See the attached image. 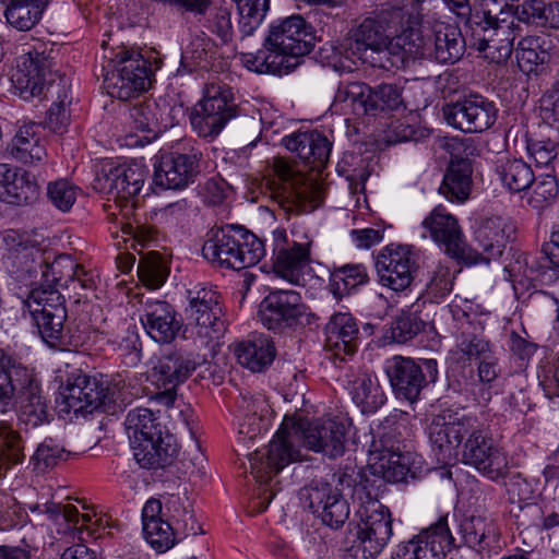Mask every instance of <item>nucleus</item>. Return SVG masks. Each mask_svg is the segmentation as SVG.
<instances>
[{"instance_id":"f257e3e1","label":"nucleus","mask_w":559,"mask_h":559,"mask_svg":"<svg viewBox=\"0 0 559 559\" xmlns=\"http://www.w3.org/2000/svg\"><path fill=\"white\" fill-rule=\"evenodd\" d=\"M347 425L336 419L296 421L285 417L280 429L265 451L250 454L251 474L261 483L269 481L288 464L300 460L296 441L314 452H322L331 459L341 456L345 450Z\"/></svg>"},{"instance_id":"f03ea898","label":"nucleus","mask_w":559,"mask_h":559,"mask_svg":"<svg viewBox=\"0 0 559 559\" xmlns=\"http://www.w3.org/2000/svg\"><path fill=\"white\" fill-rule=\"evenodd\" d=\"M417 20L418 5L414 1L365 17L349 32L350 49L364 62L385 69L388 64H393L391 56L404 51V44H399V36L407 24L417 23Z\"/></svg>"},{"instance_id":"7ed1b4c3","label":"nucleus","mask_w":559,"mask_h":559,"mask_svg":"<svg viewBox=\"0 0 559 559\" xmlns=\"http://www.w3.org/2000/svg\"><path fill=\"white\" fill-rule=\"evenodd\" d=\"M312 39L311 27L301 15L278 19L269 27L266 50L243 55V62L258 73L287 74L297 66L299 57L311 51Z\"/></svg>"},{"instance_id":"20e7f679","label":"nucleus","mask_w":559,"mask_h":559,"mask_svg":"<svg viewBox=\"0 0 559 559\" xmlns=\"http://www.w3.org/2000/svg\"><path fill=\"white\" fill-rule=\"evenodd\" d=\"M399 40V44H404V52L409 56L440 63H454L465 51V40L460 28L441 21L423 22L420 4L417 23L407 24Z\"/></svg>"},{"instance_id":"39448f33","label":"nucleus","mask_w":559,"mask_h":559,"mask_svg":"<svg viewBox=\"0 0 559 559\" xmlns=\"http://www.w3.org/2000/svg\"><path fill=\"white\" fill-rule=\"evenodd\" d=\"M126 429L136 462L144 468H163L178 455L174 437L148 408L136 407L126 417Z\"/></svg>"},{"instance_id":"423d86ee","label":"nucleus","mask_w":559,"mask_h":559,"mask_svg":"<svg viewBox=\"0 0 559 559\" xmlns=\"http://www.w3.org/2000/svg\"><path fill=\"white\" fill-rule=\"evenodd\" d=\"M203 257L221 267L240 271L255 265L265 254L263 241L238 225L211 231L202 247Z\"/></svg>"},{"instance_id":"0eeeda50","label":"nucleus","mask_w":559,"mask_h":559,"mask_svg":"<svg viewBox=\"0 0 559 559\" xmlns=\"http://www.w3.org/2000/svg\"><path fill=\"white\" fill-rule=\"evenodd\" d=\"M46 45L39 43L28 49H23L16 58V64L12 69L10 78L24 99L34 97H47L48 93L64 80L58 71L53 70V59Z\"/></svg>"},{"instance_id":"6e6552de","label":"nucleus","mask_w":559,"mask_h":559,"mask_svg":"<svg viewBox=\"0 0 559 559\" xmlns=\"http://www.w3.org/2000/svg\"><path fill=\"white\" fill-rule=\"evenodd\" d=\"M354 497L359 501L356 511L358 518L356 542L366 559L378 556L392 536V518L390 510L373 498L362 484L354 489Z\"/></svg>"},{"instance_id":"1a4fd4ad","label":"nucleus","mask_w":559,"mask_h":559,"mask_svg":"<svg viewBox=\"0 0 559 559\" xmlns=\"http://www.w3.org/2000/svg\"><path fill=\"white\" fill-rule=\"evenodd\" d=\"M237 115L233 88L218 78H213L204 84L203 97L191 116V124L200 136L214 138Z\"/></svg>"},{"instance_id":"9d476101","label":"nucleus","mask_w":559,"mask_h":559,"mask_svg":"<svg viewBox=\"0 0 559 559\" xmlns=\"http://www.w3.org/2000/svg\"><path fill=\"white\" fill-rule=\"evenodd\" d=\"M112 70L104 79L107 93L120 100L140 96L151 84V62L140 52L121 49L110 60Z\"/></svg>"},{"instance_id":"9b49d317","label":"nucleus","mask_w":559,"mask_h":559,"mask_svg":"<svg viewBox=\"0 0 559 559\" xmlns=\"http://www.w3.org/2000/svg\"><path fill=\"white\" fill-rule=\"evenodd\" d=\"M148 169L136 160L109 168L97 178L99 190L108 195L122 217L131 215L136 206V197L141 192Z\"/></svg>"},{"instance_id":"f8f14e48","label":"nucleus","mask_w":559,"mask_h":559,"mask_svg":"<svg viewBox=\"0 0 559 559\" xmlns=\"http://www.w3.org/2000/svg\"><path fill=\"white\" fill-rule=\"evenodd\" d=\"M188 299L187 329L206 344L218 340L224 332L218 293L212 287H195L188 290Z\"/></svg>"},{"instance_id":"ddd939ff","label":"nucleus","mask_w":559,"mask_h":559,"mask_svg":"<svg viewBox=\"0 0 559 559\" xmlns=\"http://www.w3.org/2000/svg\"><path fill=\"white\" fill-rule=\"evenodd\" d=\"M478 424L475 416L465 415L450 408L433 415L427 428L432 450L439 460L448 462L455 457L457 449L463 444L472 428Z\"/></svg>"},{"instance_id":"4468645a","label":"nucleus","mask_w":559,"mask_h":559,"mask_svg":"<svg viewBox=\"0 0 559 559\" xmlns=\"http://www.w3.org/2000/svg\"><path fill=\"white\" fill-rule=\"evenodd\" d=\"M312 240L305 236L304 240L289 239L285 229L273 231V263L276 276L299 285L310 271Z\"/></svg>"},{"instance_id":"2eb2a0df","label":"nucleus","mask_w":559,"mask_h":559,"mask_svg":"<svg viewBox=\"0 0 559 559\" xmlns=\"http://www.w3.org/2000/svg\"><path fill=\"white\" fill-rule=\"evenodd\" d=\"M462 462L491 480L503 478L509 471L507 454L495 443L491 435L477 424L463 443Z\"/></svg>"},{"instance_id":"dca6fc26","label":"nucleus","mask_w":559,"mask_h":559,"mask_svg":"<svg viewBox=\"0 0 559 559\" xmlns=\"http://www.w3.org/2000/svg\"><path fill=\"white\" fill-rule=\"evenodd\" d=\"M421 226L435 242L443 246L450 258L471 264L477 263L476 253L465 242L459 219L443 205L433 207L424 218Z\"/></svg>"},{"instance_id":"f3484780","label":"nucleus","mask_w":559,"mask_h":559,"mask_svg":"<svg viewBox=\"0 0 559 559\" xmlns=\"http://www.w3.org/2000/svg\"><path fill=\"white\" fill-rule=\"evenodd\" d=\"M447 122L464 133H481L497 121L498 108L480 94H469L443 108Z\"/></svg>"},{"instance_id":"a211bd4d","label":"nucleus","mask_w":559,"mask_h":559,"mask_svg":"<svg viewBox=\"0 0 559 559\" xmlns=\"http://www.w3.org/2000/svg\"><path fill=\"white\" fill-rule=\"evenodd\" d=\"M417 253L407 245L390 243L377 257L376 267L382 286L394 292L408 288L418 269Z\"/></svg>"},{"instance_id":"6ab92c4d","label":"nucleus","mask_w":559,"mask_h":559,"mask_svg":"<svg viewBox=\"0 0 559 559\" xmlns=\"http://www.w3.org/2000/svg\"><path fill=\"white\" fill-rule=\"evenodd\" d=\"M201 158L202 153L195 150L162 153L154 165V183L162 189H186L200 174Z\"/></svg>"},{"instance_id":"aec40b11","label":"nucleus","mask_w":559,"mask_h":559,"mask_svg":"<svg viewBox=\"0 0 559 559\" xmlns=\"http://www.w3.org/2000/svg\"><path fill=\"white\" fill-rule=\"evenodd\" d=\"M453 542L448 515H442L413 539L399 545L393 559H441L451 549Z\"/></svg>"},{"instance_id":"412c9836","label":"nucleus","mask_w":559,"mask_h":559,"mask_svg":"<svg viewBox=\"0 0 559 559\" xmlns=\"http://www.w3.org/2000/svg\"><path fill=\"white\" fill-rule=\"evenodd\" d=\"M305 312L301 297L295 290L271 292L260 304L259 317L262 324L274 332L293 328Z\"/></svg>"},{"instance_id":"4be33fe9","label":"nucleus","mask_w":559,"mask_h":559,"mask_svg":"<svg viewBox=\"0 0 559 559\" xmlns=\"http://www.w3.org/2000/svg\"><path fill=\"white\" fill-rule=\"evenodd\" d=\"M309 509L332 527L343 526L349 516V506L340 490L330 484H317L305 488Z\"/></svg>"},{"instance_id":"5701e85b","label":"nucleus","mask_w":559,"mask_h":559,"mask_svg":"<svg viewBox=\"0 0 559 559\" xmlns=\"http://www.w3.org/2000/svg\"><path fill=\"white\" fill-rule=\"evenodd\" d=\"M471 28V45L479 52H484L485 58L497 63L506 61L511 56L513 43L522 32L504 24L490 27L483 23H474Z\"/></svg>"},{"instance_id":"b1692460","label":"nucleus","mask_w":559,"mask_h":559,"mask_svg":"<svg viewBox=\"0 0 559 559\" xmlns=\"http://www.w3.org/2000/svg\"><path fill=\"white\" fill-rule=\"evenodd\" d=\"M4 257L16 272L34 276L43 269L44 252L37 241L24 231L9 229L1 236Z\"/></svg>"},{"instance_id":"393cba45","label":"nucleus","mask_w":559,"mask_h":559,"mask_svg":"<svg viewBox=\"0 0 559 559\" xmlns=\"http://www.w3.org/2000/svg\"><path fill=\"white\" fill-rule=\"evenodd\" d=\"M273 173L278 179L276 195L287 212L304 213L308 211L307 199L310 192L302 175L296 173L284 158H274Z\"/></svg>"},{"instance_id":"a878e982","label":"nucleus","mask_w":559,"mask_h":559,"mask_svg":"<svg viewBox=\"0 0 559 559\" xmlns=\"http://www.w3.org/2000/svg\"><path fill=\"white\" fill-rule=\"evenodd\" d=\"M143 313L141 322L147 334L158 343H170L180 330L176 311L165 300L146 298L141 300Z\"/></svg>"},{"instance_id":"bb28decb","label":"nucleus","mask_w":559,"mask_h":559,"mask_svg":"<svg viewBox=\"0 0 559 559\" xmlns=\"http://www.w3.org/2000/svg\"><path fill=\"white\" fill-rule=\"evenodd\" d=\"M108 399V388L95 378H80L67 388L64 404L67 411L75 416H86L105 406Z\"/></svg>"},{"instance_id":"cd10ccee","label":"nucleus","mask_w":559,"mask_h":559,"mask_svg":"<svg viewBox=\"0 0 559 559\" xmlns=\"http://www.w3.org/2000/svg\"><path fill=\"white\" fill-rule=\"evenodd\" d=\"M514 230L512 223L501 216H491L481 221L475 230V240L483 250V254L474 250L477 263L489 262L500 257Z\"/></svg>"},{"instance_id":"c85d7f7f","label":"nucleus","mask_w":559,"mask_h":559,"mask_svg":"<svg viewBox=\"0 0 559 559\" xmlns=\"http://www.w3.org/2000/svg\"><path fill=\"white\" fill-rule=\"evenodd\" d=\"M345 378L346 389L362 413H374L384 405L386 396L374 373L350 368Z\"/></svg>"},{"instance_id":"c756f323","label":"nucleus","mask_w":559,"mask_h":559,"mask_svg":"<svg viewBox=\"0 0 559 559\" xmlns=\"http://www.w3.org/2000/svg\"><path fill=\"white\" fill-rule=\"evenodd\" d=\"M286 148L312 169L321 170L329 162L332 143L318 131L293 133L283 139Z\"/></svg>"},{"instance_id":"7c9ffc66","label":"nucleus","mask_w":559,"mask_h":559,"mask_svg":"<svg viewBox=\"0 0 559 559\" xmlns=\"http://www.w3.org/2000/svg\"><path fill=\"white\" fill-rule=\"evenodd\" d=\"M386 373L396 395L409 402L418 399L426 384L421 367L411 358L394 356L389 361Z\"/></svg>"},{"instance_id":"2f4dec72","label":"nucleus","mask_w":559,"mask_h":559,"mask_svg":"<svg viewBox=\"0 0 559 559\" xmlns=\"http://www.w3.org/2000/svg\"><path fill=\"white\" fill-rule=\"evenodd\" d=\"M358 325L349 312L334 313L325 325V348L334 356H352L358 348Z\"/></svg>"},{"instance_id":"473e14b6","label":"nucleus","mask_w":559,"mask_h":559,"mask_svg":"<svg viewBox=\"0 0 559 559\" xmlns=\"http://www.w3.org/2000/svg\"><path fill=\"white\" fill-rule=\"evenodd\" d=\"M28 380L23 381L22 390H17L15 396L20 405L19 420L26 428H36L49 421V413L46 399L41 395V390L34 371L28 370Z\"/></svg>"},{"instance_id":"72a5a7b5","label":"nucleus","mask_w":559,"mask_h":559,"mask_svg":"<svg viewBox=\"0 0 559 559\" xmlns=\"http://www.w3.org/2000/svg\"><path fill=\"white\" fill-rule=\"evenodd\" d=\"M235 355L242 367L252 372H263L272 365L276 349L269 335L252 334L236 345Z\"/></svg>"},{"instance_id":"f704fd0d","label":"nucleus","mask_w":559,"mask_h":559,"mask_svg":"<svg viewBox=\"0 0 559 559\" xmlns=\"http://www.w3.org/2000/svg\"><path fill=\"white\" fill-rule=\"evenodd\" d=\"M197 366L190 355L171 352L159 358L151 371V378L157 386L177 388L192 374Z\"/></svg>"},{"instance_id":"c9c22d12","label":"nucleus","mask_w":559,"mask_h":559,"mask_svg":"<svg viewBox=\"0 0 559 559\" xmlns=\"http://www.w3.org/2000/svg\"><path fill=\"white\" fill-rule=\"evenodd\" d=\"M472 174L473 168L468 159L451 160L443 175L439 193L451 203H464L468 200L472 191Z\"/></svg>"},{"instance_id":"e433bc0d","label":"nucleus","mask_w":559,"mask_h":559,"mask_svg":"<svg viewBox=\"0 0 559 559\" xmlns=\"http://www.w3.org/2000/svg\"><path fill=\"white\" fill-rule=\"evenodd\" d=\"M9 152L15 160L26 165L41 164L47 157L45 140L35 124L19 129L9 145Z\"/></svg>"},{"instance_id":"4c0bfd02","label":"nucleus","mask_w":559,"mask_h":559,"mask_svg":"<svg viewBox=\"0 0 559 559\" xmlns=\"http://www.w3.org/2000/svg\"><path fill=\"white\" fill-rule=\"evenodd\" d=\"M555 47L549 36H525L516 48L519 67L524 72H531L535 67L552 63Z\"/></svg>"},{"instance_id":"58836bf2","label":"nucleus","mask_w":559,"mask_h":559,"mask_svg":"<svg viewBox=\"0 0 559 559\" xmlns=\"http://www.w3.org/2000/svg\"><path fill=\"white\" fill-rule=\"evenodd\" d=\"M463 542L478 552L489 548L499 538V531L491 519L481 515L464 518L460 523Z\"/></svg>"},{"instance_id":"ea45409f","label":"nucleus","mask_w":559,"mask_h":559,"mask_svg":"<svg viewBox=\"0 0 559 559\" xmlns=\"http://www.w3.org/2000/svg\"><path fill=\"white\" fill-rule=\"evenodd\" d=\"M452 354L457 360L471 361L492 354V346L483 334L476 332V326L472 322L466 321L461 324L455 335Z\"/></svg>"},{"instance_id":"a19ab883","label":"nucleus","mask_w":559,"mask_h":559,"mask_svg":"<svg viewBox=\"0 0 559 559\" xmlns=\"http://www.w3.org/2000/svg\"><path fill=\"white\" fill-rule=\"evenodd\" d=\"M495 173L510 192L524 191L534 182L533 169L522 158L499 157L495 163Z\"/></svg>"},{"instance_id":"79ce46f5","label":"nucleus","mask_w":559,"mask_h":559,"mask_svg":"<svg viewBox=\"0 0 559 559\" xmlns=\"http://www.w3.org/2000/svg\"><path fill=\"white\" fill-rule=\"evenodd\" d=\"M28 368L7 357L0 350V411L4 409L15 396L17 390H22L21 383L28 380Z\"/></svg>"},{"instance_id":"37998d69","label":"nucleus","mask_w":559,"mask_h":559,"mask_svg":"<svg viewBox=\"0 0 559 559\" xmlns=\"http://www.w3.org/2000/svg\"><path fill=\"white\" fill-rule=\"evenodd\" d=\"M64 302V297L59 289L46 288L45 286L32 289L25 300L32 316H51V319L56 320L68 314Z\"/></svg>"},{"instance_id":"c03bdc74","label":"nucleus","mask_w":559,"mask_h":559,"mask_svg":"<svg viewBox=\"0 0 559 559\" xmlns=\"http://www.w3.org/2000/svg\"><path fill=\"white\" fill-rule=\"evenodd\" d=\"M371 87L364 82L341 83L334 96L335 105L358 116L371 114Z\"/></svg>"},{"instance_id":"a18cd8bd","label":"nucleus","mask_w":559,"mask_h":559,"mask_svg":"<svg viewBox=\"0 0 559 559\" xmlns=\"http://www.w3.org/2000/svg\"><path fill=\"white\" fill-rule=\"evenodd\" d=\"M4 3L7 4L4 11L7 22L22 32L29 31L37 24L43 9L48 4L36 0H14Z\"/></svg>"},{"instance_id":"49530a36","label":"nucleus","mask_w":559,"mask_h":559,"mask_svg":"<svg viewBox=\"0 0 559 559\" xmlns=\"http://www.w3.org/2000/svg\"><path fill=\"white\" fill-rule=\"evenodd\" d=\"M7 194L3 202L10 204L27 205L35 202L39 197V186L35 176L27 170L14 167Z\"/></svg>"},{"instance_id":"de8ad7c7","label":"nucleus","mask_w":559,"mask_h":559,"mask_svg":"<svg viewBox=\"0 0 559 559\" xmlns=\"http://www.w3.org/2000/svg\"><path fill=\"white\" fill-rule=\"evenodd\" d=\"M372 452H379L380 467L383 477L391 483L403 481L409 473L408 457L403 453L383 444L378 447V441L372 442Z\"/></svg>"},{"instance_id":"09e8293b","label":"nucleus","mask_w":559,"mask_h":559,"mask_svg":"<svg viewBox=\"0 0 559 559\" xmlns=\"http://www.w3.org/2000/svg\"><path fill=\"white\" fill-rule=\"evenodd\" d=\"M76 262L67 254L57 257L51 263L44 260L43 269H38L41 274V285L39 287L59 288L68 286L71 278L75 276Z\"/></svg>"},{"instance_id":"8fccbe9b","label":"nucleus","mask_w":559,"mask_h":559,"mask_svg":"<svg viewBox=\"0 0 559 559\" xmlns=\"http://www.w3.org/2000/svg\"><path fill=\"white\" fill-rule=\"evenodd\" d=\"M156 109L157 105L153 102L140 104L130 110V119L132 120L133 128L144 133V135L128 142V145H143L151 139L147 134H153L154 136L160 130V121L156 115ZM132 138L133 136L130 135V140H132Z\"/></svg>"},{"instance_id":"3c124183","label":"nucleus","mask_w":559,"mask_h":559,"mask_svg":"<svg viewBox=\"0 0 559 559\" xmlns=\"http://www.w3.org/2000/svg\"><path fill=\"white\" fill-rule=\"evenodd\" d=\"M484 16L480 21L483 25L496 27L499 24L510 26V28L522 29L518 16V5L509 3V0H484Z\"/></svg>"},{"instance_id":"603ef678","label":"nucleus","mask_w":559,"mask_h":559,"mask_svg":"<svg viewBox=\"0 0 559 559\" xmlns=\"http://www.w3.org/2000/svg\"><path fill=\"white\" fill-rule=\"evenodd\" d=\"M165 506L178 531H181L185 536L197 535L201 531V526L194 518L191 503L187 497L171 495Z\"/></svg>"},{"instance_id":"864d4df0","label":"nucleus","mask_w":559,"mask_h":559,"mask_svg":"<svg viewBox=\"0 0 559 559\" xmlns=\"http://www.w3.org/2000/svg\"><path fill=\"white\" fill-rule=\"evenodd\" d=\"M369 277L367 270L361 264H347L331 274V286L335 295L342 297L348 295L358 286L365 285Z\"/></svg>"},{"instance_id":"5fc2aeb1","label":"nucleus","mask_w":559,"mask_h":559,"mask_svg":"<svg viewBox=\"0 0 559 559\" xmlns=\"http://www.w3.org/2000/svg\"><path fill=\"white\" fill-rule=\"evenodd\" d=\"M48 94L57 95V102H53L47 111L46 124L53 132L63 131L69 124L70 116L67 110V105L70 103L69 93L66 80H60L58 85L52 88Z\"/></svg>"},{"instance_id":"6e6d98bb","label":"nucleus","mask_w":559,"mask_h":559,"mask_svg":"<svg viewBox=\"0 0 559 559\" xmlns=\"http://www.w3.org/2000/svg\"><path fill=\"white\" fill-rule=\"evenodd\" d=\"M270 0H237L239 11V31L250 36L259 27L269 10Z\"/></svg>"},{"instance_id":"4d7b16f0","label":"nucleus","mask_w":559,"mask_h":559,"mask_svg":"<svg viewBox=\"0 0 559 559\" xmlns=\"http://www.w3.org/2000/svg\"><path fill=\"white\" fill-rule=\"evenodd\" d=\"M181 533L178 527H173L167 521L148 522L143 527L145 540L157 552L163 554L171 549L176 543V535Z\"/></svg>"},{"instance_id":"13d9d810","label":"nucleus","mask_w":559,"mask_h":559,"mask_svg":"<svg viewBox=\"0 0 559 559\" xmlns=\"http://www.w3.org/2000/svg\"><path fill=\"white\" fill-rule=\"evenodd\" d=\"M138 275L146 287L156 289L164 284L167 271L160 257L151 253L140 260Z\"/></svg>"},{"instance_id":"bf43d9fd","label":"nucleus","mask_w":559,"mask_h":559,"mask_svg":"<svg viewBox=\"0 0 559 559\" xmlns=\"http://www.w3.org/2000/svg\"><path fill=\"white\" fill-rule=\"evenodd\" d=\"M531 187L532 192L528 198V203L537 210L544 209L550 204L559 192L557 180L555 176L550 174L539 176L538 178L534 177V182Z\"/></svg>"},{"instance_id":"052dcab7","label":"nucleus","mask_w":559,"mask_h":559,"mask_svg":"<svg viewBox=\"0 0 559 559\" xmlns=\"http://www.w3.org/2000/svg\"><path fill=\"white\" fill-rule=\"evenodd\" d=\"M67 318L68 314L62 316L59 320L51 319V316H33L43 341L51 347H59L64 345V323Z\"/></svg>"},{"instance_id":"680f3d73","label":"nucleus","mask_w":559,"mask_h":559,"mask_svg":"<svg viewBox=\"0 0 559 559\" xmlns=\"http://www.w3.org/2000/svg\"><path fill=\"white\" fill-rule=\"evenodd\" d=\"M231 9V3L215 5L211 9L206 20V27L224 43L229 40L233 34Z\"/></svg>"},{"instance_id":"e2e57ef3","label":"nucleus","mask_w":559,"mask_h":559,"mask_svg":"<svg viewBox=\"0 0 559 559\" xmlns=\"http://www.w3.org/2000/svg\"><path fill=\"white\" fill-rule=\"evenodd\" d=\"M79 188L66 179L50 182L47 187L49 201L60 211L68 212L76 201Z\"/></svg>"},{"instance_id":"0e129e2a","label":"nucleus","mask_w":559,"mask_h":559,"mask_svg":"<svg viewBox=\"0 0 559 559\" xmlns=\"http://www.w3.org/2000/svg\"><path fill=\"white\" fill-rule=\"evenodd\" d=\"M452 286L453 276L449 266L439 263L429 272L426 292L431 299L438 300L445 297L452 290Z\"/></svg>"},{"instance_id":"69168bd1","label":"nucleus","mask_w":559,"mask_h":559,"mask_svg":"<svg viewBox=\"0 0 559 559\" xmlns=\"http://www.w3.org/2000/svg\"><path fill=\"white\" fill-rule=\"evenodd\" d=\"M526 150L537 166L550 167L557 160L559 144L549 138H531L527 140Z\"/></svg>"},{"instance_id":"338daca9","label":"nucleus","mask_w":559,"mask_h":559,"mask_svg":"<svg viewBox=\"0 0 559 559\" xmlns=\"http://www.w3.org/2000/svg\"><path fill=\"white\" fill-rule=\"evenodd\" d=\"M371 112L378 110H395L402 105V95L397 86L393 84H381L371 87Z\"/></svg>"},{"instance_id":"774afa93","label":"nucleus","mask_w":559,"mask_h":559,"mask_svg":"<svg viewBox=\"0 0 559 559\" xmlns=\"http://www.w3.org/2000/svg\"><path fill=\"white\" fill-rule=\"evenodd\" d=\"M66 455V450L49 439L45 440L37 447L36 452L32 456V463L36 469L45 472L46 469L57 465V463L60 460H63Z\"/></svg>"}]
</instances>
